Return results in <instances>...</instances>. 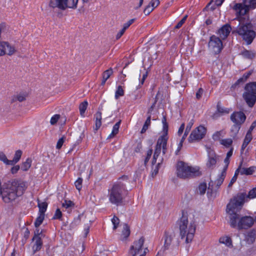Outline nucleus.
Wrapping results in <instances>:
<instances>
[{
  "mask_svg": "<svg viewBox=\"0 0 256 256\" xmlns=\"http://www.w3.org/2000/svg\"><path fill=\"white\" fill-rule=\"evenodd\" d=\"M194 120L192 119L190 122H189L188 124L186 126V130H185V132H184V133L182 138V140H184L186 137L187 136L188 134L189 133V132H190V130H191V128L192 126V125L194 124Z\"/></svg>",
  "mask_w": 256,
  "mask_h": 256,
  "instance_id": "obj_27",
  "label": "nucleus"
},
{
  "mask_svg": "<svg viewBox=\"0 0 256 256\" xmlns=\"http://www.w3.org/2000/svg\"><path fill=\"white\" fill-rule=\"evenodd\" d=\"M152 149H149L147 152H146V156L145 158V160H144V167L146 168V166L147 162H148L152 154Z\"/></svg>",
  "mask_w": 256,
  "mask_h": 256,
  "instance_id": "obj_42",
  "label": "nucleus"
},
{
  "mask_svg": "<svg viewBox=\"0 0 256 256\" xmlns=\"http://www.w3.org/2000/svg\"><path fill=\"white\" fill-rule=\"evenodd\" d=\"M161 150H162V149H161L160 146L158 145V140L156 144L154 152V154L153 158H152V164H154L156 162V159H157L158 156L160 154Z\"/></svg>",
  "mask_w": 256,
  "mask_h": 256,
  "instance_id": "obj_25",
  "label": "nucleus"
},
{
  "mask_svg": "<svg viewBox=\"0 0 256 256\" xmlns=\"http://www.w3.org/2000/svg\"><path fill=\"white\" fill-rule=\"evenodd\" d=\"M168 138L164 137H160L158 138V145L160 146L163 154H165L167 152V142Z\"/></svg>",
  "mask_w": 256,
  "mask_h": 256,
  "instance_id": "obj_18",
  "label": "nucleus"
},
{
  "mask_svg": "<svg viewBox=\"0 0 256 256\" xmlns=\"http://www.w3.org/2000/svg\"><path fill=\"white\" fill-rule=\"evenodd\" d=\"M208 159L206 163L207 168L213 169L218 160L219 156H217L214 150L210 148H206Z\"/></svg>",
  "mask_w": 256,
  "mask_h": 256,
  "instance_id": "obj_11",
  "label": "nucleus"
},
{
  "mask_svg": "<svg viewBox=\"0 0 256 256\" xmlns=\"http://www.w3.org/2000/svg\"><path fill=\"white\" fill-rule=\"evenodd\" d=\"M226 172L225 170H223L221 174L218 176V178L216 180L214 183L216 184V187L218 188L223 183L224 178L226 177Z\"/></svg>",
  "mask_w": 256,
  "mask_h": 256,
  "instance_id": "obj_20",
  "label": "nucleus"
},
{
  "mask_svg": "<svg viewBox=\"0 0 256 256\" xmlns=\"http://www.w3.org/2000/svg\"><path fill=\"white\" fill-rule=\"evenodd\" d=\"M144 238L142 236L138 240H135L131 246L129 250L130 256H136L142 250L144 242Z\"/></svg>",
  "mask_w": 256,
  "mask_h": 256,
  "instance_id": "obj_12",
  "label": "nucleus"
},
{
  "mask_svg": "<svg viewBox=\"0 0 256 256\" xmlns=\"http://www.w3.org/2000/svg\"><path fill=\"white\" fill-rule=\"evenodd\" d=\"M159 4V0H152L148 4L154 10V8L157 7Z\"/></svg>",
  "mask_w": 256,
  "mask_h": 256,
  "instance_id": "obj_51",
  "label": "nucleus"
},
{
  "mask_svg": "<svg viewBox=\"0 0 256 256\" xmlns=\"http://www.w3.org/2000/svg\"><path fill=\"white\" fill-rule=\"evenodd\" d=\"M130 234V227L128 226L127 224H124V226L123 230L122 231V236H124V238H126L129 236Z\"/></svg>",
  "mask_w": 256,
  "mask_h": 256,
  "instance_id": "obj_35",
  "label": "nucleus"
},
{
  "mask_svg": "<svg viewBox=\"0 0 256 256\" xmlns=\"http://www.w3.org/2000/svg\"><path fill=\"white\" fill-rule=\"evenodd\" d=\"M212 2H209L208 5L206 6L204 8V10H206L207 9H210V10H215L216 8V6H217L216 5V4H214L212 5Z\"/></svg>",
  "mask_w": 256,
  "mask_h": 256,
  "instance_id": "obj_57",
  "label": "nucleus"
},
{
  "mask_svg": "<svg viewBox=\"0 0 256 256\" xmlns=\"http://www.w3.org/2000/svg\"><path fill=\"white\" fill-rule=\"evenodd\" d=\"M240 124H235L233 125L231 129L232 136L234 137L236 136L240 129Z\"/></svg>",
  "mask_w": 256,
  "mask_h": 256,
  "instance_id": "obj_38",
  "label": "nucleus"
},
{
  "mask_svg": "<svg viewBox=\"0 0 256 256\" xmlns=\"http://www.w3.org/2000/svg\"><path fill=\"white\" fill-rule=\"evenodd\" d=\"M120 122L121 120H120L114 126L112 130V132L113 134H117L118 133Z\"/></svg>",
  "mask_w": 256,
  "mask_h": 256,
  "instance_id": "obj_49",
  "label": "nucleus"
},
{
  "mask_svg": "<svg viewBox=\"0 0 256 256\" xmlns=\"http://www.w3.org/2000/svg\"><path fill=\"white\" fill-rule=\"evenodd\" d=\"M150 120H151V116L150 114L148 116L144 126L141 130V133L143 134L146 132V130L148 129V126L150 124Z\"/></svg>",
  "mask_w": 256,
  "mask_h": 256,
  "instance_id": "obj_34",
  "label": "nucleus"
},
{
  "mask_svg": "<svg viewBox=\"0 0 256 256\" xmlns=\"http://www.w3.org/2000/svg\"><path fill=\"white\" fill-rule=\"evenodd\" d=\"M125 30L123 28H122L116 34V39L118 40L124 34L125 32Z\"/></svg>",
  "mask_w": 256,
  "mask_h": 256,
  "instance_id": "obj_64",
  "label": "nucleus"
},
{
  "mask_svg": "<svg viewBox=\"0 0 256 256\" xmlns=\"http://www.w3.org/2000/svg\"><path fill=\"white\" fill-rule=\"evenodd\" d=\"M15 52V48L8 42L0 40V56H4L6 54L12 56Z\"/></svg>",
  "mask_w": 256,
  "mask_h": 256,
  "instance_id": "obj_13",
  "label": "nucleus"
},
{
  "mask_svg": "<svg viewBox=\"0 0 256 256\" xmlns=\"http://www.w3.org/2000/svg\"><path fill=\"white\" fill-rule=\"evenodd\" d=\"M246 119V116L242 112H234L230 116L231 120L235 124L241 125L245 122Z\"/></svg>",
  "mask_w": 256,
  "mask_h": 256,
  "instance_id": "obj_14",
  "label": "nucleus"
},
{
  "mask_svg": "<svg viewBox=\"0 0 256 256\" xmlns=\"http://www.w3.org/2000/svg\"><path fill=\"white\" fill-rule=\"evenodd\" d=\"M232 143V140L231 138H226L222 140L220 144L226 147L230 146Z\"/></svg>",
  "mask_w": 256,
  "mask_h": 256,
  "instance_id": "obj_43",
  "label": "nucleus"
},
{
  "mask_svg": "<svg viewBox=\"0 0 256 256\" xmlns=\"http://www.w3.org/2000/svg\"><path fill=\"white\" fill-rule=\"evenodd\" d=\"M0 160L6 164L9 165V162L10 161L7 158L6 156L2 152H0Z\"/></svg>",
  "mask_w": 256,
  "mask_h": 256,
  "instance_id": "obj_46",
  "label": "nucleus"
},
{
  "mask_svg": "<svg viewBox=\"0 0 256 256\" xmlns=\"http://www.w3.org/2000/svg\"><path fill=\"white\" fill-rule=\"evenodd\" d=\"M44 218V215L39 214V216L36 218L34 222V226L36 228H38L42 224Z\"/></svg>",
  "mask_w": 256,
  "mask_h": 256,
  "instance_id": "obj_39",
  "label": "nucleus"
},
{
  "mask_svg": "<svg viewBox=\"0 0 256 256\" xmlns=\"http://www.w3.org/2000/svg\"><path fill=\"white\" fill-rule=\"evenodd\" d=\"M208 48L215 54H218L223 48L222 42L219 38L212 36L208 42Z\"/></svg>",
  "mask_w": 256,
  "mask_h": 256,
  "instance_id": "obj_10",
  "label": "nucleus"
},
{
  "mask_svg": "<svg viewBox=\"0 0 256 256\" xmlns=\"http://www.w3.org/2000/svg\"><path fill=\"white\" fill-rule=\"evenodd\" d=\"M112 224H114V230H116L120 222V220L118 217L114 216L112 220Z\"/></svg>",
  "mask_w": 256,
  "mask_h": 256,
  "instance_id": "obj_48",
  "label": "nucleus"
},
{
  "mask_svg": "<svg viewBox=\"0 0 256 256\" xmlns=\"http://www.w3.org/2000/svg\"><path fill=\"white\" fill-rule=\"evenodd\" d=\"M252 74L251 72H248L245 73L234 84V86H236L239 84L240 83H243L248 78V77Z\"/></svg>",
  "mask_w": 256,
  "mask_h": 256,
  "instance_id": "obj_31",
  "label": "nucleus"
},
{
  "mask_svg": "<svg viewBox=\"0 0 256 256\" xmlns=\"http://www.w3.org/2000/svg\"><path fill=\"white\" fill-rule=\"evenodd\" d=\"M233 8L236 11L237 14L238 16H244L249 10V9L242 6L241 4H236Z\"/></svg>",
  "mask_w": 256,
  "mask_h": 256,
  "instance_id": "obj_16",
  "label": "nucleus"
},
{
  "mask_svg": "<svg viewBox=\"0 0 256 256\" xmlns=\"http://www.w3.org/2000/svg\"><path fill=\"white\" fill-rule=\"evenodd\" d=\"M252 139V135H250V134H246L241 148V154L243 153L245 148L247 146L249 142L251 141Z\"/></svg>",
  "mask_w": 256,
  "mask_h": 256,
  "instance_id": "obj_22",
  "label": "nucleus"
},
{
  "mask_svg": "<svg viewBox=\"0 0 256 256\" xmlns=\"http://www.w3.org/2000/svg\"><path fill=\"white\" fill-rule=\"evenodd\" d=\"M88 106V102L87 101H84V102H82L79 106V110L80 112V114L82 116L84 113L87 106Z\"/></svg>",
  "mask_w": 256,
  "mask_h": 256,
  "instance_id": "obj_37",
  "label": "nucleus"
},
{
  "mask_svg": "<svg viewBox=\"0 0 256 256\" xmlns=\"http://www.w3.org/2000/svg\"><path fill=\"white\" fill-rule=\"evenodd\" d=\"M73 205H74V204L70 200H68V201L65 200L64 202V203H62V206L64 208H70V207L72 206Z\"/></svg>",
  "mask_w": 256,
  "mask_h": 256,
  "instance_id": "obj_55",
  "label": "nucleus"
},
{
  "mask_svg": "<svg viewBox=\"0 0 256 256\" xmlns=\"http://www.w3.org/2000/svg\"><path fill=\"white\" fill-rule=\"evenodd\" d=\"M184 127H185V124L184 123H182L180 125V126L178 129V136H180L182 134V133L183 132L184 130Z\"/></svg>",
  "mask_w": 256,
  "mask_h": 256,
  "instance_id": "obj_63",
  "label": "nucleus"
},
{
  "mask_svg": "<svg viewBox=\"0 0 256 256\" xmlns=\"http://www.w3.org/2000/svg\"><path fill=\"white\" fill-rule=\"evenodd\" d=\"M32 240H35L34 244L32 248V252L34 254L41 249L42 246V242L41 237L38 236H34Z\"/></svg>",
  "mask_w": 256,
  "mask_h": 256,
  "instance_id": "obj_17",
  "label": "nucleus"
},
{
  "mask_svg": "<svg viewBox=\"0 0 256 256\" xmlns=\"http://www.w3.org/2000/svg\"><path fill=\"white\" fill-rule=\"evenodd\" d=\"M154 10L149 4H148L144 10V13L146 16L148 15Z\"/></svg>",
  "mask_w": 256,
  "mask_h": 256,
  "instance_id": "obj_54",
  "label": "nucleus"
},
{
  "mask_svg": "<svg viewBox=\"0 0 256 256\" xmlns=\"http://www.w3.org/2000/svg\"><path fill=\"white\" fill-rule=\"evenodd\" d=\"M94 118L96 119L95 122V126L96 128L95 130H97L102 125V112H98L95 114H94Z\"/></svg>",
  "mask_w": 256,
  "mask_h": 256,
  "instance_id": "obj_21",
  "label": "nucleus"
},
{
  "mask_svg": "<svg viewBox=\"0 0 256 256\" xmlns=\"http://www.w3.org/2000/svg\"><path fill=\"white\" fill-rule=\"evenodd\" d=\"M124 94V91L122 86H119L115 93L116 99H118L120 96H122Z\"/></svg>",
  "mask_w": 256,
  "mask_h": 256,
  "instance_id": "obj_40",
  "label": "nucleus"
},
{
  "mask_svg": "<svg viewBox=\"0 0 256 256\" xmlns=\"http://www.w3.org/2000/svg\"><path fill=\"white\" fill-rule=\"evenodd\" d=\"M255 168L254 166H251L248 168H242L241 167V171L240 174L242 175L246 174L250 175L252 174L253 172H254Z\"/></svg>",
  "mask_w": 256,
  "mask_h": 256,
  "instance_id": "obj_28",
  "label": "nucleus"
},
{
  "mask_svg": "<svg viewBox=\"0 0 256 256\" xmlns=\"http://www.w3.org/2000/svg\"><path fill=\"white\" fill-rule=\"evenodd\" d=\"M245 92L242 96L250 108L253 107L256 102V82L247 84L244 87Z\"/></svg>",
  "mask_w": 256,
  "mask_h": 256,
  "instance_id": "obj_6",
  "label": "nucleus"
},
{
  "mask_svg": "<svg viewBox=\"0 0 256 256\" xmlns=\"http://www.w3.org/2000/svg\"><path fill=\"white\" fill-rule=\"evenodd\" d=\"M241 54L245 58L252 59L255 56V54L252 50H244L242 52Z\"/></svg>",
  "mask_w": 256,
  "mask_h": 256,
  "instance_id": "obj_29",
  "label": "nucleus"
},
{
  "mask_svg": "<svg viewBox=\"0 0 256 256\" xmlns=\"http://www.w3.org/2000/svg\"><path fill=\"white\" fill-rule=\"evenodd\" d=\"M78 2V0H50L49 4L52 8L65 10L68 8H76Z\"/></svg>",
  "mask_w": 256,
  "mask_h": 256,
  "instance_id": "obj_7",
  "label": "nucleus"
},
{
  "mask_svg": "<svg viewBox=\"0 0 256 256\" xmlns=\"http://www.w3.org/2000/svg\"><path fill=\"white\" fill-rule=\"evenodd\" d=\"M176 172L178 176L182 178L199 176L202 175L198 168L189 166L183 162H178Z\"/></svg>",
  "mask_w": 256,
  "mask_h": 256,
  "instance_id": "obj_4",
  "label": "nucleus"
},
{
  "mask_svg": "<svg viewBox=\"0 0 256 256\" xmlns=\"http://www.w3.org/2000/svg\"><path fill=\"white\" fill-rule=\"evenodd\" d=\"M163 134L160 137H164V138H168V124H163Z\"/></svg>",
  "mask_w": 256,
  "mask_h": 256,
  "instance_id": "obj_44",
  "label": "nucleus"
},
{
  "mask_svg": "<svg viewBox=\"0 0 256 256\" xmlns=\"http://www.w3.org/2000/svg\"><path fill=\"white\" fill-rule=\"evenodd\" d=\"M207 188L206 184V182H202L200 184L198 187V190L200 194L203 195L205 194Z\"/></svg>",
  "mask_w": 256,
  "mask_h": 256,
  "instance_id": "obj_36",
  "label": "nucleus"
},
{
  "mask_svg": "<svg viewBox=\"0 0 256 256\" xmlns=\"http://www.w3.org/2000/svg\"><path fill=\"white\" fill-rule=\"evenodd\" d=\"M178 224L181 238L183 239L186 237V243L191 242L196 231L194 223L191 222L189 224L187 216L182 212V216L178 222Z\"/></svg>",
  "mask_w": 256,
  "mask_h": 256,
  "instance_id": "obj_2",
  "label": "nucleus"
},
{
  "mask_svg": "<svg viewBox=\"0 0 256 256\" xmlns=\"http://www.w3.org/2000/svg\"><path fill=\"white\" fill-rule=\"evenodd\" d=\"M113 70L112 69L110 68L108 70H105L102 74V85H104L106 83V82L107 80L110 76L112 74Z\"/></svg>",
  "mask_w": 256,
  "mask_h": 256,
  "instance_id": "obj_23",
  "label": "nucleus"
},
{
  "mask_svg": "<svg viewBox=\"0 0 256 256\" xmlns=\"http://www.w3.org/2000/svg\"><path fill=\"white\" fill-rule=\"evenodd\" d=\"M256 230H252L248 232L246 240L248 242L253 243L256 239Z\"/></svg>",
  "mask_w": 256,
  "mask_h": 256,
  "instance_id": "obj_26",
  "label": "nucleus"
},
{
  "mask_svg": "<svg viewBox=\"0 0 256 256\" xmlns=\"http://www.w3.org/2000/svg\"><path fill=\"white\" fill-rule=\"evenodd\" d=\"M231 30L230 26L226 24L218 30V34L222 39L225 40L229 35Z\"/></svg>",
  "mask_w": 256,
  "mask_h": 256,
  "instance_id": "obj_15",
  "label": "nucleus"
},
{
  "mask_svg": "<svg viewBox=\"0 0 256 256\" xmlns=\"http://www.w3.org/2000/svg\"><path fill=\"white\" fill-rule=\"evenodd\" d=\"M82 179L80 178H79L76 182H75V186L76 189L78 190H80L82 188Z\"/></svg>",
  "mask_w": 256,
  "mask_h": 256,
  "instance_id": "obj_45",
  "label": "nucleus"
},
{
  "mask_svg": "<svg viewBox=\"0 0 256 256\" xmlns=\"http://www.w3.org/2000/svg\"><path fill=\"white\" fill-rule=\"evenodd\" d=\"M135 19L132 18L129 20L127 22L124 24L123 29L125 30L134 22Z\"/></svg>",
  "mask_w": 256,
  "mask_h": 256,
  "instance_id": "obj_56",
  "label": "nucleus"
},
{
  "mask_svg": "<svg viewBox=\"0 0 256 256\" xmlns=\"http://www.w3.org/2000/svg\"><path fill=\"white\" fill-rule=\"evenodd\" d=\"M206 130L205 127L200 126L193 130L188 138L190 142L202 140L206 134Z\"/></svg>",
  "mask_w": 256,
  "mask_h": 256,
  "instance_id": "obj_9",
  "label": "nucleus"
},
{
  "mask_svg": "<svg viewBox=\"0 0 256 256\" xmlns=\"http://www.w3.org/2000/svg\"><path fill=\"white\" fill-rule=\"evenodd\" d=\"M26 100V96L24 94L18 95L16 98H14L12 100V102H14L16 100H18L20 102H22Z\"/></svg>",
  "mask_w": 256,
  "mask_h": 256,
  "instance_id": "obj_47",
  "label": "nucleus"
},
{
  "mask_svg": "<svg viewBox=\"0 0 256 256\" xmlns=\"http://www.w3.org/2000/svg\"><path fill=\"white\" fill-rule=\"evenodd\" d=\"M164 250H168L170 248L174 249L177 248L180 242L176 240H174L175 237V234L174 232H164Z\"/></svg>",
  "mask_w": 256,
  "mask_h": 256,
  "instance_id": "obj_8",
  "label": "nucleus"
},
{
  "mask_svg": "<svg viewBox=\"0 0 256 256\" xmlns=\"http://www.w3.org/2000/svg\"><path fill=\"white\" fill-rule=\"evenodd\" d=\"M245 198V194L239 193L227 205L226 212L229 214L230 223L232 228L237 226L238 230L248 229L254 223V219L252 217H240L239 214L244 202Z\"/></svg>",
  "mask_w": 256,
  "mask_h": 256,
  "instance_id": "obj_1",
  "label": "nucleus"
},
{
  "mask_svg": "<svg viewBox=\"0 0 256 256\" xmlns=\"http://www.w3.org/2000/svg\"><path fill=\"white\" fill-rule=\"evenodd\" d=\"M158 95V94H157L155 98V100H154V103L152 104L150 106V107L148 110V111L147 112V114H148V116L150 114L151 116L152 112L154 108L155 107L156 104L157 102Z\"/></svg>",
  "mask_w": 256,
  "mask_h": 256,
  "instance_id": "obj_50",
  "label": "nucleus"
},
{
  "mask_svg": "<svg viewBox=\"0 0 256 256\" xmlns=\"http://www.w3.org/2000/svg\"><path fill=\"white\" fill-rule=\"evenodd\" d=\"M256 127V121H254L252 122L248 130V131L247 133L248 134H250V135L252 134V130Z\"/></svg>",
  "mask_w": 256,
  "mask_h": 256,
  "instance_id": "obj_58",
  "label": "nucleus"
},
{
  "mask_svg": "<svg viewBox=\"0 0 256 256\" xmlns=\"http://www.w3.org/2000/svg\"><path fill=\"white\" fill-rule=\"evenodd\" d=\"M20 167L18 165L14 166L13 167H12L11 168V170H10L12 174H15L17 173V172L20 170Z\"/></svg>",
  "mask_w": 256,
  "mask_h": 256,
  "instance_id": "obj_61",
  "label": "nucleus"
},
{
  "mask_svg": "<svg viewBox=\"0 0 256 256\" xmlns=\"http://www.w3.org/2000/svg\"><path fill=\"white\" fill-rule=\"evenodd\" d=\"M64 142V138H60L57 142V144H56V148L58 149H60L62 148L63 144Z\"/></svg>",
  "mask_w": 256,
  "mask_h": 256,
  "instance_id": "obj_59",
  "label": "nucleus"
},
{
  "mask_svg": "<svg viewBox=\"0 0 256 256\" xmlns=\"http://www.w3.org/2000/svg\"><path fill=\"white\" fill-rule=\"evenodd\" d=\"M60 118V116L59 114H55L54 115L50 120V124L52 125H54L56 124L59 118Z\"/></svg>",
  "mask_w": 256,
  "mask_h": 256,
  "instance_id": "obj_52",
  "label": "nucleus"
},
{
  "mask_svg": "<svg viewBox=\"0 0 256 256\" xmlns=\"http://www.w3.org/2000/svg\"><path fill=\"white\" fill-rule=\"evenodd\" d=\"M38 206L39 208V214L44 216V212L48 207V204L46 202H38Z\"/></svg>",
  "mask_w": 256,
  "mask_h": 256,
  "instance_id": "obj_30",
  "label": "nucleus"
},
{
  "mask_svg": "<svg viewBox=\"0 0 256 256\" xmlns=\"http://www.w3.org/2000/svg\"><path fill=\"white\" fill-rule=\"evenodd\" d=\"M42 230H40L38 228H36V229L34 231V236L42 237Z\"/></svg>",
  "mask_w": 256,
  "mask_h": 256,
  "instance_id": "obj_62",
  "label": "nucleus"
},
{
  "mask_svg": "<svg viewBox=\"0 0 256 256\" xmlns=\"http://www.w3.org/2000/svg\"><path fill=\"white\" fill-rule=\"evenodd\" d=\"M22 154V152L20 150H18L16 152L14 157L12 160H10L9 165L14 166L20 160Z\"/></svg>",
  "mask_w": 256,
  "mask_h": 256,
  "instance_id": "obj_19",
  "label": "nucleus"
},
{
  "mask_svg": "<svg viewBox=\"0 0 256 256\" xmlns=\"http://www.w3.org/2000/svg\"><path fill=\"white\" fill-rule=\"evenodd\" d=\"M32 160L30 158L26 159V162H24L21 166V170L23 171H27L31 166Z\"/></svg>",
  "mask_w": 256,
  "mask_h": 256,
  "instance_id": "obj_33",
  "label": "nucleus"
},
{
  "mask_svg": "<svg viewBox=\"0 0 256 256\" xmlns=\"http://www.w3.org/2000/svg\"><path fill=\"white\" fill-rule=\"evenodd\" d=\"M234 20L239 22V26L236 30V32L248 44H250L256 36V32L252 30L250 24H241L240 18L238 16Z\"/></svg>",
  "mask_w": 256,
  "mask_h": 256,
  "instance_id": "obj_5",
  "label": "nucleus"
},
{
  "mask_svg": "<svg viewBox=\"0 0 256 256\" xmlns=\"http://www.w3.org/2000/svg\"><path fill=\"white\" fill-rule=\"evenodd\" d=\"M244 4L249 10L250 8H254L256 6V0H244Z\"/></svg>",
  "mask_w": 256,
  "mask_h": 256,
  "instance_id": "obj_32",
  "label": "nucleus"
},
{
  "mask_svg": "<svg viewBox=\"0 0 256 256\" xmlns=\"http://www.w3.org/2000/svg\"><path fill=\"white\" fill-rule=\"evenodd\" d=\"M219 242L220 243L224 244L228 247H232V240L228 236L221 237L219 240Z\"/></svg>",
  "mask_w": 256,
  "mask_h": 256,
  "instance_id": "obj_24",
  "label": "nucleus"
},
{
  "mask_svg": "<svg viewBox=\"0 0 256 256\" xmlns=\"http://www.w3.org/2000/svg\"><path fill=\"white\" fill-rule=\"evenodd\" d=\"M245 194H246L245 199L246 198H256V188L250 190L249 192L248 195H246V193H245Z\"/></svg>",
  "mask_w": 256,
  "mask_h": 256,
  "instance_id": "obj_41",
  "label": "nucleus"
},
{
  "mask_svg": "<svg viewBox=\"0 0 256 256\" xmlns=\"http://www.w3.org/2000/svg\"><path fill=\"white\" fill-rule=\"evenodd\" d=\"M62 216V213L59 208H58L53 216V219H58L60 220Z\"/></svg>",
  "mask_w": 256,
  "mask_h": 256,
  "instance_id": "obj_53",
  "label": "nucleus"
},
{
  "mask_svg": "<svg viewBox=\"0 0 256 256\" xmlns=\"http://www.w3.org/2000/svg\"><path fill=\"white\" fill-rule=\"evenodd\" d=\"M126 192V184L121 182H116L108 190V198L111 203L118 206L122 203Z\"/></svg>",
  "mask_w": 256,
  "mask_h": 256,
  "instance_id": "obj_3",
  "label": "nucleus"
},
{
  "mask_svg": "<svg viewBox=\"0 0 256 256\" xmlns=\"http://www.w3.org/2000/svg\"><path fill=\"white\" fill-rule=\"evenodd\" d=\"M203 92L204 90L202 88H200L198 89V91L196 92V98L197 99L199 100L201 98Z\"/></svg>",
  "mask_w": 256,
  "mask_h": 256,
  "instance_id": "obj_60",
  "label": "nucleus"
}]
</instances>
